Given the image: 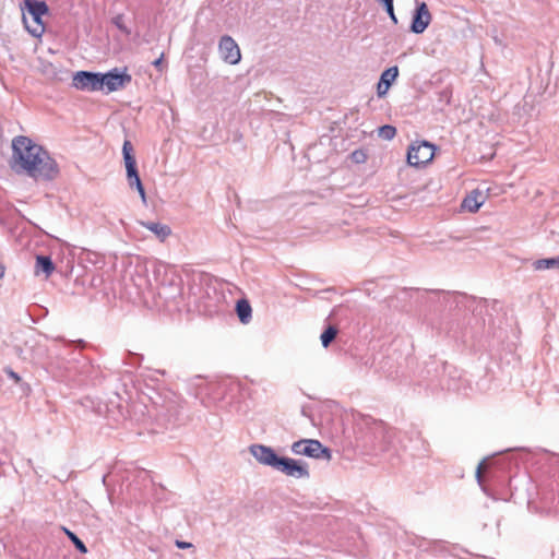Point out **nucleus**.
<instances>
[{
  "mask_svg": "<svg viewBox=\"0 0 559 559\" xmlns=\"http://www.w3.org/2000/svg\"><path fill=\"white\" fill-rule=\"evenodd\" d=\"M176 546L179 548V549H188V548H191L192 547V544L191 543H188V542H182V540H176Z\"/></svg>",
  "mask_w": 559,
  "mask_h": 559,
  "instance_id": "obj_30",
  "label": "nucleus"
},
{
  "mask_svg": "<svg viewBox=\"0 0 559 559\" xmlns=\"http://www.w3.org/2000/svg\"><path fill=\"white\" fill-rule=\"evenodd\" d=\"M249 452L260 464L274 469H277L282 459L271 447L264 444H252L249 447Z\"/></svg>",
  "mask_w": 559,
  "mask_h": 559,
  "instance_id": "obj_10",
  "label": "nucleus"
},
{
  "mask_svg": "<svg viewBox=\"0 0 559 559\" xmlns=\"http://www.w3.org/2000/svg\"><path fill=\"white\" fill-rule=\"evenodd\" d=\"M132 144L130 141H124L123 143V146H122V154H123V160H124V165L126 167L128 166H133L136 164V160H135V157L134 155L132 154Z\"/></svg>",
  "mask_w": 559,
  "mask_h": 559,
  "instance_id": "obj_21",
  "label": "nucleus"
},
{
  "mask_svg": "<svg viewBox=\"0 0 559 559\" xmlns=\"http://www.w3.org/2000/svg\"><path fill=\"white\" fill-rule=\"evenodd\" d=\"M99 81L102 84V90L106 94L120 91L129 85L132 81V76L127 72V70L120 71L118 68H115L106 73L99 72Z\"/></svg>",
  "mask_w": 559,
  "mask_h": 559,
  "instance_id": "obj_4",
  "label": "nucleus"
},
{
  "mask_svg": "<svg viewBox=\"0 0 559 559\" xmlns=\"http://www.w3.org/2000/svg\"><path fill=\"white\" fill-rule=\"evenodd\" d=\"M4 371L9 376V378H11L14 382L17 383L21 380L20 376L11 368H5Z\"/></svg>",
  "mask_w": 559,
  "mask_h": 559,
  "instance_id": "obj_28",
  "label": "nucleus"
},
{
  "mask_svg": "<svg viewBox=\"0 0 559 559\" xmlns=\"http://www.w3.org/2000/svg\"><path fill=\"white\" fill-rule=\"evenodd\" d=\"M392 431L382 421L373 420L367 431L366 438L374 449L385 451L391 442Z\"/></svg>",
  "mask_w": 559,
  "mask_h": 559,
  "instance_id": "obj_6",
  "label": "nucleus"
},
{
  "mask_svg": "<svg viewBox=\"0 0 559 559\" xmlns=\"http://www.w3.org/2000/svg\"><path fill=\"white\" fill-rule=\"evenodd\" d=\"M484 466H485V462H481V463H479V465L477 467L476 477L478 479V483L481 481V471H483Z\"/></svg>",
  "mask_w": 559,
  "mask_h": 559,
  "instance_id": "obj_31",
  "label": "nucleus"
},
{
  "mask_svg": "<svg viewBox=\"0 0 559 559\" xmlns=\"http://www.w3.org/2000/svg\"><path fill=\"white\" fill-rule=\"evenodd\" d=\"M4 266L2 264H0V280L4 276Z\"/></svg>",
  "mask_w": 559,
  "mask_h": 559,
  "instance_id": "obj_33",
  "label": "nucleus"
},
{
  "mask_svg": "<svg viewBox=\"0 0 559 559\" xmlns=\"http://www.w3.org/2000/svg\"><path fill=\"white\" fill-rule=\"evenodd\" d=\"M163 58H164V53L160 55L159 58H157L156 60H154L152 62V64L158 70V71H163L164 70V66H163Z\"/></svg>",
  "mask_w": 559,
  "mask_h": 559,
  "instance_id": "obj_29",
  "label": "nucleus"
},
{
  "mask_svg": "<svg viewBox=\"0 0 559 559\" xmlns=\"http://www.w3.org/2000/svg\"><path fill=\"white\" fill-rule=\"evenodd\" d=\"M399 75V68L396 66L390 67L384 70L380 76V81L377 85V94L379 97L386 95L391 84L396 80Z\"/></svg>",
  "mask_w": 559,
  "mask_h": 559,
  "instance_id": "obj_13",
  "label": "nucleus"
},
{
  "mask_svg": "<svg viewBox=\"0 0 559 559\" xmlns=\"http://www.w3.org/2000/svg\"><path fill=\"white\" fill-rule=\"evenodd\" d=\"M25 4L27 8L28 13L32 15L33 21L35 23L34 27H28V32L34 37H40L45 32V26L41 21V17L44 14L48 12V7L44 1H37V0H25Z\"/></svg>",
  "mask_w": 559,
  "mask_h": 559,
  "instance_id": "obj_7",
  "label": "nucleus"
},
{
  "mask_svg": "<svg viewBox=\"0 0 559 559\" xmlns=\"http://www.w3.org/2000/svg\"><path fill=\"white\" fill-rule=\"evenodd\" d=\"M431 22V14L425 2L419 3L413 14L411 31L415 34H421Z\"/></svg>",
  "mask_w": 559,
  "mask_h": 559,
  "instance_id": "obj_12",
  "label": "nucleus"
},
{
  "mask_svg": "<svg viewBox=\"0 0 559 559\" xmlns=\"http://www.w3.org/2000/svg\"><path fill=\"white\" fill-rule=\"evenodd\" d=\"M337 335V329L333 325H329L320 336L322 346L324 348L329 347V345L334 341Z\"/></svg>",
  "mask_w": 559,
  "mask_h": 559,
  "instance_id": "obj_19",
  "label": "nucleus"
},
{
  "mask_svg": "<svg viewBox=\"0 0 559 559\" xmlns=\"http://www.w3.org/2000/svg\"><path fill=\"white\" fill-rule=\"evenodd\" d=\"M112 24L126 35H130L131 31L126 26L122 14H118L112 19Z\"/></svg>",
  "mask_w": 559,
  "mask_h": 559,
  "instance_id": "obj_25",
  "label": "nucleus"
},
{
  "mask_svg": "<svg viewBox=\"0 0 559 559\" xmlns=\"http://www.w3.org/2000/svg\"><path fill=\"white\" fill-rule=\"evenodd\" d=\"M353 156L357 162H360V157H364V154L361 152H354Z\"/></svg>",
  "mask_w": 559,
  "mask_h": 559,
  "instance_id": "obj_32",
  "label": "nucleus"
},
{
  "mask_svg": "<svg viewBox=\"0 0 559 559\" xmlns=\"http://www.w3.org/2000/svg\"><path fill=\"white\" fill-rule=\"evenodd\" d=\"M276 471L295 478H309L308 464L290 457H282Z\"/></svg>",
  "mask_w": 559,
  "mask_h": 559,
  "instance_id": "obj_11",
  "label": "nucleus"
},
{
  "mask_svg": "<svg viewBox=\"0 0 559 559\" xmlns=\"http://www.w3.org/2000/svg\"><path fill=\"white\" fill-rule=\"evenodd\" d=\"M218 52L221 58L229 64H238L241 60V52L235 39L224 35L218 43Z\"/></svg>",
  "mask_w": 559,
  "mask_h": 559,
  "instance_id": "obj_9",
  "label": "nucleus"
},
{
  "mask_svg": "<svg viewBox=\"0 0 559 559\" xmlns=\"http://www.w3.org/2000/svg\"><path fill=\"white\" fill-rule=\"evenodd\" d=\"M292 452L295 455H305L312 459L331 460V451L314 439H301L292 444Z\"/></svg>",
  "mask_w": 559,
  "mask_h": 559,
  "instance_id": "obj_3",
  "label": "nucleus"
},
{
  "mask_svg": "<svg viewBox=\"0 0 559 559\" xmlns=\"http://www.w3.org/2000/svg\"><path fill=\"white\" fill-rule=\"evenodd\" d=\"M126 169H127V179L128 180L139 176L136 164L133 166H128V167H126Z\"/></svg>",
  "mask_w": 559,
  "mask_h": 559,
  "instance_id": "obj_27",
  "label": "nucleus"
},
{
  "mask_svg": "<svg viewBox=\"0 0 559 559\" xmlns=\"http://www.w3.org/2000/svg\"><path fill=\"white\" fill-rule=\"evenodd\" d=\"M11 168L34 180L50 181L58 177L59 166L50 154L31 138L17 135L12 140Z\"/></svg>",
  "mask_w": 559,
  "mask_h": 559,
  "instance_id": "obj_1",
  "label": "nucleus"
},
{
  "mask_svg": "<svg viewBox=\"0 0 559 559\" xmlns=\"http://www.w3.org/2000/svg\"><path fill=\"white\" fill-rule=\"evenodd\" d=\"M396 134V129L393 126L385 124L379 128L378 135L383 140H392Z\"/></svg>",
  "mask_w": 559,
  "mask_h": 559,
  "instance_id": "obj_24",
  "label": "nucleus"
},
{
  "mask_svg": "<svg viewBox=\"0 0 559 559\" xmlns=\"http://www.w3.org/2000/svg\"><path fill=\"white\" fill-rule=\"evenodd\" d=\"M140 224L152 231L162 242L171 235V228L166 224L157 222H140Z\"/></svg>",
  "mask_w": 559,
  "mask_h": 559,
  "instance_id": "obj_14",
  "label": "nucleus"
},
{
  "mask_svg": "<svg viewBox=\"0 0 559 559\" xmlns=\"http://www.w3.org/2000/svg\"><path fill=\"white\" fill-rule=\"evenodd\" d=\"M61 530L64 532V534L69 537V539L73 543L75 548L81 554H86L88 551L85 544L72 531H70L66 526H62Z\"/></svg>",
  "mask_w": 559,
  "mask_h": 559,
  "instance_id": "obj_20",
  "label": "nucleus"
},
{
  "mask_svg": "<svg viewBox=\"0 0 559 559\" xmlns=\"http://www.w3.org/2000/svg\"><path fill=\"white\" fill-rule=\"evenodd\" d=\"M72 86L79 91L98 92L102 90L99 72L78 71L73 74Z\"/></svg>",
  "mask_w": 559,
  "mask_h": 559,
  "instance_id": "obj_8",
  "label": "nucleus"
},
{
  "mask_svg": "<svg viewBox=\"0 0 559 559\" xmlns=\"http://www.w3.org/2000/svg\"><path fill=\"white\" fill-rule=\"evenodd\" d=\"M128 183H129L130 188H135L138 190L143 203H146V194H145V190L142 185V181L140 179V176L129 179Z\"/></svg>",
  "mask_w": 559,
  "mask_h": 559,
  "instance_id": "obj_22",
  "label": "nucleus"
},
{
  "mask_svg": "<svg viewBox=\"0 0 559 559\" xmlns=\"http://www.w3.org/2000/svg\"><path fill=\"white\" fill-rule=\"evenodd\" d=\"M378 2L384 3V2H391L392 0H377Z\"/></svg>",
  "mask_w": 559,
  "mask_h": 559,
  "instance_id": "obj_34",
  "label": "nucleus"
},
{
  "mask_svg": "<svg viewBox=\"0 0 559 559\" xmlns=\"http://www.w3.org/2000/svg\"><path fill=\"white\" fill-rule=\"evenodd\" d=\"M128 183H129L130 188H135L138 190L143 203H146V194H145V190L142 185V181L140 179V176L129 179Z\"/></svg>",
  "mask_w": 559,
  "mask_h": 559,
  "instance_id": "obj_23",
  "label": "nucleus"
},
{
  "mask_svg": "<svg viewBox=\"0 0 559 559\" xmlns=\"http://www.w3.org/2000/svg\"><path fill=\"white\" fill-rule=\"evenodd\" d=\"M236 312L240 322L248 323L251 319L252 312L249 301L246 299L238 300L236 305Z\"/></svg>",
  "mask_w": 559,
  "mask_h": 559,
  "instance_id": "obj_18",
  "label": "nucleus"
},
{
  "mask_svg": "<svg viewBox=\"0 0 559 559\" xmlns=\"http://www.w3.org/2000/svg\"><path fill=\"white\" fill-rule=\"evenodd\" d=\"M435 155V146L427 142L423 141L419 143H413L407 152V163L411 166L419 167L429 163Z\"/></svg>",
  "mask_w": 559,
  "mask_h": 559,
  "instance_id": "obj_5",
  "label": "nucleus"
},
{
  "mask_svg": "<svg viewBox=\"0 0 559 559\" xmlns=\"http://www.w3.org/2000/svg\"><path fill=\"white\" fill-rule=\"evenodd\" d=\"M532 266L535 271L559 270V255L535 260Z\"/></svg>",
  "mask_w": 559,
  "mask_h": 559,
  "instance_id": "obj_17",
  "label": "nucleus"
},
{
  "mask_svg": "<svg viewBox=\"0 0 559 559\" xmlns=\"http://www.w3.org/2000/svg\"><path fill=\"white\" fill-rule=\"evenodd\" d=\"M383 5H384L385 11L388 12L389 16L391 17V20L396 24L397 19L394 14L393 0L390 2V4H389V2H384Z\"/></svg>",
  "mask_w": 559,
  "mask_h": 559,
  "instance_id": "obj_26",
  "label": "nucleus"
},
{
  "mask_svg": "<svg viewBox=\"0 0 559 559\" xmlns=\"http://www.w3.org/2000/svg\"><path fill=\"white\" fill-rule=\"evenodd\" d=\"M55 271V264L48 255L36 257V273L43 272L46 277H49Z\"/></svg>",
  "mask_w": 559,
  "mask_h": 559,
  "instance_id": "obj_16",
  "label": "nucleus"
},
{
  "mask_svg": "<svg viewBox=\"0 0 559 559\" xmlns=\"http://www.w3.org/2000/svg\"><path fill=\"white\" fill-rule=\"evenodd\" d=\"M484 203V198H483V194L481 192L475 190V191H472L469 194H467L463 202H462V207L467 210L468 212L471 213H476L479 207L483 205Z\"/></svg>",
  "mask_w": 559,
  "mask_h": 559,
  "instance_id": "obj_15",
  "label": "nucleus"
},
{
  "mask_svg": "<svg viewBox=\"0 0 559 559\" xmlns=\"http://www.w3.org/2000/svg\"><path fill=\"white\" fill-rule=\"evenodd\" d=\"M153 273L159 285V296L168 300L181 295L182 278L173 266L158 261L154 265Z\"/></svg>",
  "mask_w": 559,
  "mask_h": 559,
  "instance_id": "obj_2",
  "label": "nucleus"
}]
</instances>
